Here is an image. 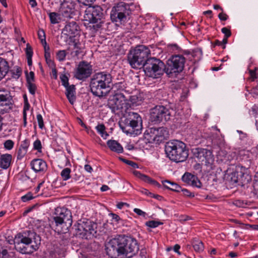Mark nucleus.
Listing matches in <instances>:
<instances>
[{
	"instance_id": "f257e3e1",
	"label": "nucleus",
	"mask_w": 258,
	"mask_h": 258,
	"mask_svg": "<svg viewBox=\"0 0 258 258\" xmlns=\"http://www.w3.org/2000/svg\"><path fill=\"white\" fill-rule=\"evenodd\" d=\"M138 249L136 240L124 236L111 239L106 245L107 254L110 258H117L121 255L135 252Z\"/></svg>"
},
{
	"instance_id": "f03ea898",
	"label": "nucleus",
	"mask_w": 258,
	"mask_h": 258,
	"mask_svg": "<svg viewBox=\"0 0 258 258\" xmlns=\"http://www.w3.org/2000/svg\"><path fill=\"white\" fill-rule=\"evenodd\" d=\"M124 118V120L119 123V126L124 133L134 136L141 133L142 120L138 113L133 111L126 112Z\"/></svg>"
},
{
	"instance_id": "7ed1b4c3",
	"label": "nucleus",
	"mask_w": 258,
	"mask_h": 258,
	"mask_svg": "<svg viewBox=\"0 0 258 258\" xmlns=\"http://www.w3.org/2000/svg\"><path fill=\"white\" fill-rule=\"evenodd\" d=\"M111 82V76L108 73L103 72L95 74L90 82L91 92L96 96H103L106 94L104 90L110 87Z\"/></svg>"
},
{
	"instance_id": "20e7f679",
	"label": "nucleus",
	"mask_w": 258,
	"mask_h": 258,
	"mask_svg": "<svg viewBox=\"0 0 258 258\" xmlns=\"http://www.w3.org/2000/svg\"><path fill=\"white\" fill-rule=\"evenodd\" d=\"M165 152L168 157L175 162H183L188 156L186 145L178 140L168 142L165 146Z\"/></svg>"
},
{
	"instance_id": "39448f33",
	"label": "nucleus",
	"mask_w": 258,
	"mask_h": 258,
	"mask_svg": "<svg viewBox=\"0 0 258 258\" xmlns=\"http://www.w3.org/2000/svg\"><path fill=\"white\" fill-rule=\"evenodd\" d=\"M35 235V233L31 231L18 233L13 241L16 249L23 254H30L38 249L37 244L29 246L32 243Z\"/></svg>"
},
{
	"instance_id": "423d86ee",
	"label": "nucleus",
	"mask_w": 258,
	"mask_h": 258,
	"mask_svg": "<svg viewBox=\"0 0 258 258\" xmlns=\"http://www.w3.org/2000/svg\"><path fill=\"white\" fill-rule=\"evenodd\" d=\"M150 54L149 49L144 45H139L130 51L127 60L134 69H141L144 67Z\"/></svg>"
},
{
	"instance_id": "0eeeda50",
	"label": "nucleus",
	"mask_w": 258,
	"mask_h": 258,
	"mask_svg": "<svg viewBox=\"0 0 258 258\" xmlns=\"http://www.w3.org/2000/svg\"><path fill=\"white\" fill-rule=\"evenodd\" d=\"M54 215L53 220L56 226L55 230L59 233H67L72 224L70 211L63 207H57Z\"/></svg>"
},
{
	"instance_id": "6e6552de",
	"label": "nucleus",
	"mask_w": 258,
	"mask_h": 258,
	"mask_svg": "<svg viewBox=\"0 0 258 258\" xmlns=\"http://www.w3.org/2000/svg\"><path fill=\"white\" fill-rule=\"evenodd\" d=\"M165 70L164 63L155 57L148 59L144 66V71L146 75L153 79L160 78L164 74Z\"/></svg>"
},
{
	"instance_id": "1a4fd4ad",
	"label": "nucleus",
	"mask_w": 258,
	"mask_h": 258,
	"mask_svg": "<svg viewBox=\"0 0 258 258\" xmlns=\"http://www.w3.org/2000/svg\"><path fill=\"white\" fill-rule=\"evenodd\" d=\"M107 105L113 112L117 110L126 111L131 106L128 97L121 92H116L111 96L108 101Z\"/></svg>"
},
{
	"instance_id": "9d476101",
	"label": "nucleus",
	"mask_w": 258,
	"mask_h": 258,
	"mask_svg": "<svg viewBox=\"0 0 258 258\" xmlns=\"http://www.w3.org/2000/svg\"><path fill=\"white\" fill-rule=\"evenodd\" d=\"M76 227V234L83 238L90 239L96 233L97 224L89 220H80Z\"/></svg>"
},
{
	"instance_id": "9b49d317",
	"label": "nucleus",
	"mask_w": 258,
	"mask_h": 258,
	"mask_svg": "<svg viewBox=\"0 0 258 258\" xmlns=\"http://www.w3.org/2000/svg\"><path fill=\"white\" fill-rule=\"evenodd\" d=\"M103 14L102 8L98 6L89 7L85 11L84 20L88 23L96 24L100 28L103 23Z\"/></svg>"
},
{
	"instance_id": "f8f14e48",
	"label": "nucleus",
	"mask_w": 258,
	"mask_h": 258,
	"mask_svg": "<svg viewBox=\"0 0 258 258\" xmlns=\"http://www.w3.org/2000/svg\"><path fill=\"white\" fill-rule=\"evenodd\" d=\"M193 154L198 161L207 167L212 168L215 158L212 152L208 149L197 148L192 150Z\"/></svg>"
},
{
	"instance_id": "ddd939ff",
	"label": "nucleus",
	"mask_w": 258,
	"mask_h": 258,
	"mask_svg": "<svg viewBox=\"0 0 258 258\" xmlns=\"http://www.w3.org/2000/svg\"><path fill=\"white\" fill-rule=\"evenodd\" d=\"M12 97L10 91L4 88H0V113L8 112L13 106ZM3 117L0 115V131L2 130Z\"/></svg>"
},
{
	"instance_id": "4468645a",
	"label": "nucleus",
	"mask_w": 258,
	"mask_h": 258,
	"mask_svg": "<svg viewBox=\"0 0 258 258\" xmlns=\"http://www.w3.org/2000/svg\"><path fill=\"white\" fill-rule=\"evenodd\" d=\"M185 58L181 54L172 55L167 60L166 73L168 74L181 72L184 67Z\"/></svg>"
},
{
	"instance_id": "2eb2a0df",
	"label": "nucleus",
	"mask_w": 258,
	"mask_h": 258,
	"mask_svg": "<svg viewBox=\"0 0 258 258\" xmlns=\"http://www.w3.org/2000/svg\"><path fill=\"white\" fill-rule=\"evenodd\" d=\"M128 6L124 3H120L113 7L110 13V18L112 22H122L126 20Z\"/></svg>"
},
{
	"instance_id": "dca6fc26",
	"label": "nucleus",
	"mask_w": 258,
	"mask_h": 258,
	"mask_svg": "<svg viewBox=\"0 0 258 258\" xmlns=\"http://www.w3.org/2000/svg\"><path fill=\"white\" fill-rule=\"evenodd\" d=\"M171 116V110L164 106H157L151 113V119L153 122L167 121Z\"/></svg>"
},
{
	"instance_id": "f3484780",
	"label": "nucleus",
	"mask_w": 258,
	"mask_h": 258,
	"mask_svg": "<svg viewBox=\"0 0 258 258\" xmlns=\"http://www.w3.org/2000/svg\"><path fill=\"white\" fill-rule=\"evenodd\" d=\"M92 70V66L89 63L81 61L76 69L75 77L78 80H83L91 76Z\"/></svg>"
},
{
	"instance_id": "a211bd4d",
	"label": "nucleus",
	"mask_w": 258,
	"mask_h": 258,
	"mask_svg": "<svg viewBox=\"0 0 258 258\" xmlns=\"http://www.w3.org/2000/svg\"><path fill=\"white\" fill-rule=\"evenodd\" d=\"M76 5V1L73 0H64L60 7V13L64 18H72L74 13Z\"/></svg>"
},
{
	"instance_id": "6ab92c4d",
	"label": "nucleus",
	"mask_w": 258,
	"mask_h": 258,
	"mask_svg": "<svg viewBox=\"0 0 258 258\" xmlns=\"http://www.w3.org/2000/svg\"><path fill=\"white\" fill-rule=\"evenodd\" d=\"M150 136V140L153 141H162L167 135V131L163 127L156 128L151 127L147 131Z\"/></svg>"
},
{
	"instance_id": "aec40b11",
	"label": "nucleus",
	"mask_w": 258,
	"mask_h": 258,
	"mask_svg": "<svg viewBox=\"0 0 258 258\" xmlns=\"http://www.w3.org/2000/svg\"><path fill=\"white\" fill-rule=\"evenodd\" d=\"M182 180L186 184L197 188H201L202 184L197 176L191 173H185L182 176Z\"/></svg>"
},
{
	"instance_id": "412c9836",
	"label": "nucleus",
	"mask_w": 258,
	"mask_h": 258,
	"mask_svg": "<svg viewBox=\"0 0 258 258\" xmlns=\"http://www.w3.org/2000/svg\"><path fill=\"white\" fill-rule=\"evenodd\" d=\"M79 30V26L74 21L68 23L62 30V33L67 36V38L69 37L70 38L75 35Z\"/></svg>"
},
{
	"instance_id": "4be33fe9",
	"label": "nucleus",
	"mask_w": 258,
	"mask_h": 258,
	"mask_svg": "<svg viewBox=\"0 0 258 258\" xmlns=\"http://www.w3.org/2000/svg\"><path fill=\"white\" fill-rule=\"evenodd\" d=\"M32 169L36 172L45 171L47 169L46 163L41 159H35L31 162Z\"/></svg>"
},
{
	"instance_id": "5701e85b",
	"label": "nucleus",
	"mask_w": 258,
	"mask_h": 258,
	"mask_svg": "<svg viewBox=\"0 0 258 258\" xmlns=\"http://www.w3.org/2000/svg\"><path fill=\"white\" fill-rule=\"evenodd\" d=\"M12 158V155L10 154L1 155L0 156V167L3 169H7L11 164Z\"/></svg>"
},
{
	"instance_id": "b1692460",
	"label": "nucleus",
	"mask_w": 258,
	"mask_h": 258,
	"mask_svg": "<svg viewBox=\"0 0 258 258\" xmlns=\"http://www.w3.org/2000/svg\"><path fill=\"white\" fill-rule=\"evenodd\" d=\"M66 88V95L71 104H73L76 101L75 86L74 85H70Z\"/></svg>"
},
{
	"instance_id": "393cba45",
	"label": "nucleus",
	"mask_w": 258,
	"mask_h": 258,
	"mask_svg": "<svg viewBox=\"0 0 258 258\" xmlns=\"http://www.w3.org/2000/svg\"><path fill=\"white\" fill-rule=\"evenodd\" d=\"M9 70V66L7 61L0 57V80L4 78Z\"/></svg>"
},
{
	"instance_id": "a878e982",
	"label": "nucleus",
	"mask_w": 258,
	"mask_h": 258,
	"mask_svg": "<svg viewBox=\"0 0 258 258\" xmlns=\"http://www.w3.org/2000/svg\"><path fill=\"white\" fill-rule=\"evenodd\" d=\"M107 145L109 149L118 153H121L123 152V148L121 145L115 140H109L107 142Z\"/></svg>"
},
{
	"instance_id": "bb28decb",
	"label": "nucleus",
	"mask_w": 258,
	"mask_h": 258,
	"mask_svg": "<svg viewBox=\"0 0 258 258\" xmlns=\"http://www.w3.org/2000/svg\"><path fill=\"white\" fill-rule=\"evenodd\" d=\"M162 183L165 187L171 190L180 192L181 190V187L178 184L169 180H166L162 181Z\"/></svg>"
},
{
	"instance_id": "cd10ccee",
	"label": "nucleus",
	"mask_w": 258,
	"mask_h": 258,
	"mask_svg": "<svg viewBox=\"0 0 258 258\" xmlns=\"http://www.w3.org/2000/svg\"><path fill=\"white\" fill-rule=\"evenodd\" d=\"M73 47H69V50H71V54L73 56H77L81 52V44L79 42L73 41L72 42Z\"/></svg>"
},
{
	"instance_id": "c85d7f7f",
	"label": "nucleus",
	"mask_w": 258,
	"mask_h": 258,
	"mask_svg": "<svg viewBox=\"0 0 258 258\" xmlns=\"http://www.w3.org/2000/svg\"><path fill=\"white\" fill-rule=\"evenodd\" d=\"M192 246L195 250L198 252L203 251L204 249L203 243L199 239H194L192 241Z\"/></svg>"
},
{
	"instance_id": "c756f323",
	"label": "nucleus",
	"mask_w": 258,
	"mask_h": 258,
	"mask_svg": "<svg viewBox=\"0 0 258 258\" xmlns=\"http://www.w3.org/2000/svg\"><path fill=\"white\" fill-rule=\"evenodd\" d=\"M96 128L98 133L101 135V136L104 139H106L108 136V134L105 131V127L104 124H100L96 126Z\"/></svg>"
},
{
	"instance_id": "7c9ffc66",
	"label": "nucleus",
	"mask_w": 258,
	"mask_h": 258,
	"mask_svg": "<svg viewBox=\"0 0 258 258\" xmlns=\"http://www.w3.org/2000/svg\"><path fill=\"white\" fill-rule=\"evenodd\" d=\"M11 76L13 78L18 79L22 74V70L19 67H15L10 71Z\"/></svg>"
},
{
	"instance_id": "2f4dec72",
	"label": "nucleus",
	"mask_w": 258,
	"mask_h": 258,
	"mask_svg": "<svg viewBox=\"0 0 258 258\" xmlns=\"http://www.w3.org/2000/svg\"><path fill=\"white\" fill-rule=\"evenodd\" d=\"M71 170L69 168H65L60 172V176L63 180L66 181L71 178Z\"/></svg>"
},
{
	"instance_id": "473e14b6",
	"label": "nucleus",
	"mask_w": 258,
	"mask_h": 258,
	"mask_svg": "<svg viewBox=\"0 0 258 258\" xmlns=\"http://www.w3.org/2000/svg\"><path fill=\"white\" fill-rule=\"evenodd\" d=\"M38 36L42 44L43 45L44 49L46 50L47 43L45 39V34L43 30H39L38 32Z\"/></svg>"
},
{
	"instance_id": "72a5a7b5",
	"label": "nucleus",
	"mask_w": 258,
	"mask_h": 258,
	"mask_svg": "<svg viewBox=\"0 0 258 258\" xmlns=\"http://www.w3.org/2000/svg\"><path fill=\"white\" fill-rule=\"evenodd\" d=\"M49 16L51 23L56 24L59 22L60 19L59 15L57 13L55 12L50 13L49 14Z\"/></svg>"
},
{
	"instance_id": "f704fd0d",
	"label": "nucleus",
	"mask_w": 258,
	"mask_h": 258,
	"mask_svg": "<svg viewBox=\"0 0 258 258\" xmlns=\"http://www.w3.org/2000/svg\"><path fill=\"white\" fill-rule=\"evenodd\" d=\"M27 87L29 90V91L30 93H31L32 95H34L35 93V91L36 90V86L35 84L33 83L29 78L28 79V83H27Z\"/></svg>"
},
{
	"instance_id": "c9c22d12",
	"label": "nucleus",
	"mask_w": 258,
	"mask_h": 258,
	"mask_svg": "<svg viewBox=\"0 0 258 258\" xmlns=\"http://www.w3.org/2000/svg\"><path fill=\"white\" fill-rule=\"evenodd\" d=\"M126 96L128 97L129 104L131 103L133 104H138L139 98L137 95L131 96L129 94L126 93Z\"/></svg>"
},
{
	"instance_id": "e433bc0d",
	"label": "nucleus",
	"mask_w": 258,
	"mask_h": 258,
	"mask_svg": "<svg viewBox=\"0 0 258 258\" xmlns=\"http://www.w3.org/2000/svg\"><path fill=\"white\" fill-rule=\"evenodd\" d=\"M66 55L67 53L64 50H59L56 53V57L59 61H63L66 59Z\"/></svg>"
},
{
	"instance_id": "4c0bfd02",
	"label": "nucleus",
	"mask_w": 258,
	"mask_h": 258,
	"mask_svg": "<svg viewBox=\"0 0 258 258\" xmlns=\"http://www.w3.org/2000/svg\"><path fill=\"white\" fill-rule=\"evenodd\" d=\"M161 224L162 223L155 221H149L146 223V225L150 228H156Z\"/></svg>"
},
{
	"instance_id": "58836bf2",
	"label": "nucleus",
	"mask_w": 258,
	"mask_h": 258,
	"mask_svg": "<svg viewBox=\"0 0 258 258\" xmlns=\"http://www.w3.org/2000/svg\"><path fill=\"white\" fill-rule=\"evenodd\" d=\"M4 148L8 150L13 149L14 146V142L11 140H8L4 143Z\"/></svg>"
},
{
	"instance_id": "ea45409f",
	"label": "nucleus",
	"mask_w": 258,
	"mask_h": 258,
	"mask_svg": "<svg viewBox=\"0 0 258 258\" xmlns=\"http://www.w3.org/2000/svg\"><path fill=\"white\" fill-rule=\"evenodd\" d=\"M27 151L24 149H22L19 147V149L17 153V159L21 160L27 154Z\"/></svg>"
},
{
	"instance_id": "a19ab883",
	"label": "nucleus",
	"mask_w": 258,
	"mask_h": 258,
	"mask_svg": "<svg viewBox=\"0 0 258 258\" xmlns=\"http://www.w3.org/2000/svg\"><path fill=\"white\" fill-rule=\"evenodd\" d=\"M62 85L66 87L70 86L69 84V79L66 75H62L60 77Z\"/></svg>"
},
{
	"instance_id": "79ce46f5",
	"label": "nucleus",
	"mask_w": 258,
	"mask_h": 258,
	"mask_svg": "<svg viewBox=\"0 0 258 258\" xmlns=\"http://www.w3.org/2000/svg\"><path fill=\"white\" fill-rule=\"evenodd\" d=\"M33 148L40 152L42 148L41 143L40 140H37L33 143Z\"/></svg>"
},
{
	"instance_id": "37998d69",
	"label": "nucleus",
	"mask_w": 258,
	"mask_h": 258,
	"mask_svg": "<svg viewBox=\"0 0 258 258\" xmlns=\"http://www.w3.org/2000/svg\"><path fill=\"white\" fill-rule=\"evenodd\" d=\"M33 199V197L31 192H28L27 194H26L25 195H24L21 197V200L23 202H28Z\"/></svg>"
},
{
	"instance_id": "c03bdc74",
	"label": "nucleus",
	"mask_w": 258,
	"mask_h": 258,
	"mask_svg": "<svg viewBox=\"0 0 258 258\" xmlns=\"http://www.w3.org/2000/svg\"><path fill=\"white\" fill-rule=\"evenodd\" d=\"M29 145H30L29 140L28 139H26L22 142L20 147L22 149H24V150L28 151V149Z\"/></svg>"
},
{
	"instance_id": "a18cd8bd",
	"label": "nucleus",
	"mask_w": 258,
	"mask_h": 258,
	"mask_svg": "<svg viewBox=\"0 0 258 258\" xmlns=\"http://www.w3.org/2000/svg\"><path fill=\"white\" fill-rule=\"evenodd\" d=\"M249 74L251 80L254 81L255 79L258 78V69L249 70Z\"/></svg>"
},
{
	"instance_id": "49530a36",
	"label": "nucleus",
	"mask_w": 258,
	"mask_h": 258,
	"mask_svg": "<svg viewBox=\"0 0 258 258\" xmlns=\"http://www.w3.org/2000/svg\"><path fill=\"white\" fill-rule=\"evenodd\" d=\"M37 120L39 128L42 129L44 127V123L42 116L40 114L37 115Z\"/></svg>"
},
{
	"instance_id": "de8ad7c7",
	"label": "nucleus",
	"mask_w": 258,
	"mask_h": 258,
	"mask_svg": "<svg viewBox=\"0 0 258 258\" xmlns=\"http://www.w3.org/2000/svg\"><path fill=\"white\" fill-rule=\"evenodd\" d=\"M26 53L27 55V57H32L33 55V51L31 47L27 44V47L26 49Z\"/></svg>"
},
{
	"instance_id": "09e8293b",
	"label": "nucleus",
	"mask_w": 258,
	"mask_h": 258,
	"mask_svg": "<svg viewBox=\"0 0 258 258\" xmlns=\"http://www.w3.org/2000/svg\"><path fill=\"white\" fill-rule=\"evenodd\" d=\"M222 32L224 34L225 37L228 38L231 35V31L227 27H224L221 30Z\"/></svg>"
},
{
	"instance_id": "8fccbe9b",
	"label": "nucleus",
	"mask_w": 258,
	"mask_h": 258,
	"mask_svg": "<svg viewBox=\"0 0 258 258\" xmlns=\"http://www.w3.org/2000/svg\"><path fill=\"white\" fill-rule=\"evenodd\" d=\"M180 191H182L183 192V194L187 197H194L195 196L193 193L190 192L188 190L185 188L182 189L181 188V190H180Z\"/></svg>"
},
{
	"instance_id": "3c124183",
	"label": "nucleus",
	"mask_w": 258,
	"mask_h": 258,
	"mask_svg": "<svg viewBox=\"0 0 258 258\" xmlns=\"http://www.w3.org/2000/svg\"><path fill=\"white\" fill-rule=\"evenodd\" d=\"M134 212L137 215L143 216L144 217H145L146 216V213L145 212L138 208L134 209Z\"/></svg>"
},
{
	"instance_id": "603ef678",
	"label": "nucleus",
	"mask_w": 258,
	"mask_h": 258,
	"mask_svg": "<svg viewBox=\"0 0 258 258\" xmlns=\"http://www.w3.org/2000/svg\"><path fill=\"white\" fill-rule=\"evenodd\" d=\"M169 49L172 50L173 51H179L180 50V48L176 44H169L168 46Z\"/></svg>"
},
{
	"instance_id": "864d4df0",
	"label": "nucleus",
	"mask_w": 258,
	"mask_h": 258,
	"mask_svg": "<svg viewBox=\"0 0 258 258\" xmlns=\"http://www.w3.org/2000/svg\"><path fill=\"white\" fill-rule=\"evenodd\" d=\"M218 18L221 21H226L227 20L228 16L225 13L222 12L218 15Z\"/></svg>"
},
{
	"instance_id": "5fc2aeb1",
	"label": "nucleus",
	"mask_w": 258,
	"mask_h": 258,
	"mask_svg": "<svg viewBox=\"0 0 258 258\" xmlns=\"http://www.w3.org/2000/svg\"><path fill=\"white\" fill-rule=\"evenodd\" d=\"M133 174L136 176V177H138V178H140L141 179H142V180H143L144 179V177L143 176H145L146 175H144V174H142L141 173H140L139 171H137V170H135L133 171Z\"/></svg>"
},
{
	"instance_id": "6e6d98bb",
	"label": "nucleus",
	"mask_w": 258,
	"mask_h": 258,
	"mask_svg": "<svg viewBox=\"0 0 258 258\" xmlns=\"http://www.w3.org/2000/svg\"><path fill=\"white\" fill-rule=\"evenodd\" d=\"M125 162L128 165L131 166L134 168H138V165L137 163L135 162H134L130 160H125Z\"/></svg>"
},
{
	"instance_id": "4d7b16f0",
	"label": "nucleus",
	"mask_w": 258,
	"mask_h": 258,
	"mask_svg": "<svg viewBox=\"0 0 258 258\" xmlns=\"http://www.w3.org/2000/svg\"><path fill=\"white\" fill-rule=\"evenodd\" d=\"M110 215L111 217L112 220L115 222H118L120 220V217L115 214L111 213Z\"/></svg>"
},
{
	"instance_id": "13d9d810",
	"label": "nucleus",
	"mask_w": 258,
	"mask_h": 258,
	"mask_svg": "<svg viewBox=\"0 0 258 258\" xmlns=\"http://www.w3.org/2000/svg\"><path fill=\"white\" fill-rule=\"evenodd\" d=\"M141 192L144 194V195H146L147 196H148L150 197H152V195H153V194H152L151 192H150L148 190L145 189V188H143L141 190Z\"/></svg>"
},
{
	"instance_id": "bf43d9fd",
	"label": "nucleus",
	"mask_w": 258,
	"mask_h": 258,
	"mask_svg": "<svg viewBox=\"0 0 258 258\" xmlns=\"http://www.w3.org/2000/svg\"><path fill=\"white\" fill-rule=\"evenodd\" d=\"M143 177L144 178L143 179V181H144L147 183H149L151 184L152 183V181L154 180L147 175H145V176H143Z\"/></svg>"
},
{
	"instance_id": "052dcab7",
	"label": "nucleus",
	"mask_w": 258,
	"mask_h": 258,
	"mask_svg": "<svg viewBox=\"0 0 258 258\" xmlns=\"http://www.w3.org/2000/svg\"><path fill=\"white\" fill-rule=\"evenodd\" d=\"M84 169L87 172L89 173H91L93 171L92 167L89 164L85 165L84 166Z\"/></svg>"
},
{
	"instance_id": "680f3d73",
	"label": "nucleus",
	"mask_w": 258,
	"mask_h": 258,
	"mask_svg": "<svg viewBox=\"0 0 258 258\" xmlns=\"http://www.w3.org/2000/svg\"><path fill=\"white\" fill-rule=\"evenodd\" d=\"M29 104L28 103L27 98L26 97L23 110L27 111L29 109Z\"/></svg>"
},
{
	"instance_id": "e2e57ef3",
	"label": "nucleus",
	"mask_w": 258,
	"mask_h": 258,
	"mask_svg": "<svg viewBox=\"0 0 258 258\" xmlns=\"http://www.w3.org/2000/svg\"><path fill=\"white\" fill-rule=\"evenodd\" d=\"M1 254L2 255V258H7V256L8 255V252L7 250L4 249L1 252Z\"/></svg>"
},
{
	"instance_id": "0e129e2a",
	"label": "nucleus",
	"mask_w": 258,
	"mask_h": 258,
	"mask_svg": "<svg viewBox=\"0 0 258 258\" xmlns=\"http://www.w3.org/2000/svg\"><path fill=\"white\" fill-rule=\"evenodd\" d=\"M30 79V80L32 82L34 80V73L33 72H30L29 76L27 77V79ZM27 82H28V80H27Z\"/></svg>"
},
{
	"instance_id": "69168bd1",
	"label": "nucleus",
	"mask_w": 258,
	"mask_h": 258,
	"mask_svg": "<svg viewBox=\"0 0 258 258\" xmlns=\"http://www.w3.org/2000/svg\"><path fill=\"white\" fill-rule=\"evenodd\" d=\"M29 4L32 8L35 7L37 5L35 0H29Z\"/></svg>"
},
{
	"instance_id": "338daca9",
	"label": "nucleus",
	"mask_w": 258,
	"mask_h": 258,
	"mask_svg": "<svg viewBox=\"0 0 258 258\" xmlns=\"http://www.w3.org/2000/svg\"><path fill=\"white\" fill-rule=\"evenodd\" d=\"M125 205H126V204L125 203L120 202L117 204L116 206H117V208L121 209L123 208V206Z\"/></svg>"
},
{
	"instance_id": "774afa93",
	"label": "nucleus",
	"mask_w": 258,
	"mask_h": 258,
	"mask_svg": "<svg viewBox=\"0 0 258 258\" xmlns=\"http://www.w3.org/2000/svg\"><path fill=\"white\" fill-rule=\"evenodd\" d=\"M252 93L258 95V85L253 89Z\"/></svg>"
}]
</instances>
